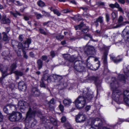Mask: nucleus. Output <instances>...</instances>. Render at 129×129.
<instances>
[{"instance_id": "nucleus-1", "label": "nucleus", "mask_w": 129, "mask_h": 129, "mask_svg": "<svg viewBox=\"0 0 129 129\" xmlns=\"http://www.w3.org/2000/svg\"><path fill=\"white\" fill-rule=\"evenodd\" d=\"M112 82L111 83V88L113 90L112 95L114 100L118 104H120L119 97L120 95H121L123 92L117 89L118 87V82L114 77L112 79Z\"/></svg>"}, {"instance_id": "nucleus-2", "label": "nucleus", "mask_w": 129, "mask_h": 129, "mask_svg": "<svg viewBox=\"0 0 129 129\" xmlns=\"http://www.w3.org/2000/svg\"><path fill=\"white\" fill-rule=\"evenodd\" d=\"M13 111L9 116V119L12 121H16L21 120L22 118L21 114L18 112L15 111L16 110Z\"/></svg>"}, {"instance_id": "nucleus-3", "label": "nucleus", "mask_w": 129, "mask_h": 129, "mask_svg": "<svg viewBox=\"0 0 129 129\" xmlns=\"http://www.w3.org/2000/svg\"><path fill=\"white\" fill-rule=\"evenodd\" d=\"M86 99L83 97H79L75 101L76 107L79 109L83 108L86 105Z\"/></svg>"}, {"instance_id": "nucleus-4", "label": "nucleus", "mask_w": 129, "mask_h": 129, "mask_svg": "<svg viewBox=\"0 0 129 129\" xmlns=\"http://www.w3.org/2000/svg\"><path fill=\"white\" fill-rule=\"evenodd\" d=\"M82 95V97L86 99V100L89 101L91 100L93 97V92L88 88H85L83 89Z\"/></svg>"}, {"instance_id": "nucleus-5", "label": "nucleus", "mask_w": 129, "mask_h": 129, "mask_svg": "<svg viewBox=\"0 0 129 129\" xmlns=\"http://www.w3.org/2000/svg\"><path fill=\"white\" fill-rule=\"evenodd\" d=\"M36 113L35 110L32 111L30 108H29V110L27 112L26 116L27 118H33V121L31 123V126L32 127L34 126L37 124V120L34 119Z\"/></svg>"}, {"instance_id": "nucleus-6", "label": "nucleus", "mask_w": 129, "mask_h": 129, "mask_svg": "<svg viewBox=\"0 0 129 129\" xmlns=\"http://www.w3.org/2000/svg\"><path fill=\"white\" fill-rule=\"evenodd\" d=\"M84 64L81 61H76L74 63V68L75 70L79 72L84 71L85 70V67L83 66Z\"/></svg>"}, {"instance_id": "nucleus-7", "label": "nucleus", "mask_w": 129, "mask_h": 129, "mask_svg": "<svg viewBox=\"0 0 129 129\" xmlns=\"http://www.w3.org/2000/svg\"><path fill=\"white\" fill-rule=\"evenodd\" d=\"M75 120L77 123L83 122L86 120V118L85 116L82 113L80 112L76 116Z\"/></svg>"}, {"instance_id": "nucleus-8", "label": "nucleus", "mask_w": 129, "mask_h": 129, "mask_svg": "<svg viewBox=\"0 0 129 129\" xmlns=\"http://www.w3.org/2000/svg\"><path fill=\"white\" fill-rule=\"evenodd\" d=\"M53 78L55 82H60L61 80L62 79V76L57 75L56 74H53V75L47 77L48 81V82H51L52 80L51 79Z\"/></svg>"}, {"instance_id": "nucleus-9", "label": "nucleus", "mask_w": 129, "mask_h": 129, "mask_svg": "<svg viewBox=\"0 0 129 129\" xmlns=\"http://www.w3.org/2000/svg\"><path fill=\"white\" fill-rule=\"evenodd\" d=\"M122 36L125 40H129V27H127L122 32Z\"/></svg>"}, {"instance_id": "nucleus-10", "label": "nucleus", "mask_w": 129, "mask_h": 129, "mask_svg": "<svg viewBox=\"0 0 129 129\" xmlns=\"http://www.w3.org/2000/svg\"><path fill=\"white\" fill-rule=\"evenodd\" d=\"M48 76H44L42 78L40 81L41 84L40 86L41 87H43L45 88H46L47 89L49 90V89L47 87V85H46L45 83V81L47 79Z\"/></svg>"}, {"instance_id": "nucleus-11", "label": "nucleus", "mask_w": 129, "mask_h": 129, "mask_svg": "<svg viewBox=\"0 0 129 129\" xmlns=\"http://www.w3.org/2000/svg\"><path fill=\"white\" fill-rule=\"evenodd\" d=\"M27 103L26 102L24 101H20L18 104V107L20 110L22 111L23 110H24L27 107Z\"/></svg>"}, {"instance_id": "nucleus-12", "label": "nucleus", "mask_w": 129, "mask_h": 129, "mask_svg": "<svg viewBox=\"0 0 129 129\" xmlns=\"http://www.w3.org/2000/svg\"><path fill=\"white\" fill-rule=\"evenodd\" d=\"M91 79L94 80L95 82V85L97 88V91L100 90L101 88V82L99 81L96 77H92Z\"/></svg>"}, {"instance_id": "nucleus-13", "label": "nucleus", "mask_w": 129, "mask_h": 129, "mask_svg": "<svg viewBox=\"0 0 129 129\" xmlns=\"http://www.w3.org/2000/svg\"><path fill=\"white\" fill-rule=\"evenodd\" d=\"M18 88L20 90L25 91L26 88V84L24 81H21L18 84Z\"/></svg>"}, {"instance_id": "nucleus-14", "label": "nucleus", "mask_w": 129, "mask_h": 129, "mask_svg": "<svg viewBox=\"0 0 129 129\" xmlns=\"http://www.w3.org/2000/svg\"><path fill=\"white\" fill-rule=\"evenodd\" d=\"M124 100L125 103L129 106V92L127 91L124 92Z\"/></svg>"}, {"instance_id": "nucleus-15", "label": "nucleus", "mask_w": 129, "mask_h": 129, "mask_svg": "<svg viewBox=\"0 0 129 129\" xmlns=\"http://www.w3.org/2000/svg\"><path fill=\"white\" fill-rule=\"evenodd\" d=\"M9 108H11V109L15 110L17 109V108L14 105H7L4 107L3 110L5 113L7 114L8 113V109Z\"/></svg>"}, {"instance_id": "nucleus-16", "label": "nucleus", "mask_w": 129, "mask_h": 129, "mask_svg": "<svg viewBox=\"0 0 129 129\" xmlns=\"http://www.w3.org/2000/svg\"><path fill=\"white\" fill-rule=\"evenodd\" d=\"M109 6L111 8H116L118 9L119 11L122 13L123 12L122 8L120 7L119 5L117 2H116L114 4H110Z\"/></svg>"}, {"instance_id": "nucleus-17", "label": "nucleus", "mask_w": 129, "mask_h": 129, "mask_svg": "<svg viewBox=\"0 0 129 129\" xmlns=\"http://www.w3.org/2000/svg\"><path fill=\"white\" fill-rule=\"evenodd\" d=\"M0 22L2 24H6L10 23V20L9 19L6 18V16L3 15L2 19H0Z\"/></svg>"}, {"instance_id": "nucleus-18", "label": "nucleus", "mask_w": 129, "mask_h": 129, "mask_svg": "<svg viewBox=\"0 0 129 129\" xmlns=\"http://www.w3.org/2000/svg\"><path fill=\"white\" fill-rule=\"evenodd\" d=\"M31 93L34 96H38L40 94V92L37 88H33L32 89Z\"/></svg>"}, {"instance_id": "nucleus-19", "label": "nucleus", "mask_w": 129, "mask_h": 129, "mask_svg": "<svg viewBox=\"0 0 129 129\" xmlns=\"http://www.w3.org/2000/svg\"><path fill=\"white\" fill-rule=\"evenodd\" d=\"M23 42V44H22L21 43H18V44L17 46L19 49H21L22 51L23 50H26L28 49V48H27L25 45L24 44V42Z\"/></svg>"}, {"instance_id": "nucleus-20", "label": "nucleus", "mask_w": 129, "mask_h": 129, "mask_svg": "<svg viewBox=\"0 0 129 129\" xmlns=\"http://www.w3.org/2000/svg\"><path fill=\"white\" fill-rule=\"evenodd\" d=\"M16 64V63L14 62L11 65L9 69L11 71L10 74H12V73H14V71L17 67Z\"/></svg>"}, {"instance_id": "nucleus-21", "label": "nucleus", "mask_w": 129, "mask_h": 129, "mask_svg": "<svg viewBox=\"0 0 129 129\" xmlns=\"http://www.w3.org/2000/svg\"><path fill=\"white\" fill-rule=\"evenodd\" d=\"M85 26V24H84L83 22H81L79 25L77 26H74V27L75 28V29L77 30L78 29L82 30V28Z\"/></svg>"}, {"instance_id": "nucleus-22", "label": "nucleus", "mask_w": 129, "mask_h": 129, "mask_svg": "<svg viewBox=\"0 0 129 129\" xmlns=\"http://www.w3.org/2000/svg\"><path fill=\"white\" fill-rule=\"evenodd\" d=\"M94 61H97V63L93 66V70H97L100 66L99 61H98V59L97 58H95L94 59Z\"/></svg>"}, {"instance_id": "nucleus-23", "label": "nucleus", "mask_w": 129, "mask_h": 129, "mask_svg": "<svg viewBox=\"0 0 129 129\" xmlns=\"http://www.w3.org/2000/svg\"><path fill=\"white\" fill-rule=\"evenodd\" d=\"M110 58L111 60H113L115 63L121 61L122 60V58H120L118 59H117L116 57L112 56H110Z\"/></svg>"}, {"instance_id": "nucleus-24", "label": "nucleus", "mask_w": 129, "mask_h": 129, "mask_svg": "<svg viewBox=\"0 0 129 129\" xmlns=\"http://www.w3.org/2000/svg\"><path fill=\"white\" fill-rule=\"evenodd\" d=\"M3 67V66L0 64V70H1V72H2L3 73V76L4 78L6 76L8 75L9 74H8L7 72V70H5L4 71H3V70H2V69Z\"/></svg>"}, {"instance_id": "nucleus-25", "label": "nucleus", "mask_w": 129, "mask_h": 129, "mask_svg": "<svg viewBox=\"0 0 129 129\" xmlns=\"http://www.w3.org/2000/svg\"><path fill=\"white\" fill-rule=\"evenodd\" d=\"M37 63L38 64V68L39 70H40L42 67L43 65L42 61L41 59H39L37 60Z\"/></svg>"}, {"instance_id": "nucleus-26", "label": "nucleus", "mask_w": 129, "mask_h": 129, "mask_svg": "<svg viewBox=\"0 0 129 129\" xmlns=\"http://www.w3.org/2000/svg\"><path fill=\"white\" fill-rule=\"evenodd\" d=\"M102 122L100 123L98 125H95L94 126L92 127V128L94 129H100L102 127Z\"/></svg>"}, {"instance_id": "nucleus-27", "label": "nucleus", "mask_w": 129, "mask_h": 129, "mask_svg": "<svg viewBox=\"0 0 129 129\" xmlns=\"http://www.w3.org/2000/svg\"><path fill=\"white\" fill-rule=\"evenodd\" d=\"M71 102V100L70 99H65L63 101V103L65 106H69Z\"/></svg>"}, {"instance_id": "nucleus-28", "label": "nucleus", "mask_w": 129, "mask_h": 129, "mask_svg": "<svg viewBox=\"0 0 129 129\" xmlns=\"http://www.w3.org/2000/svg\"><path fill=\"white\" fill-rule=\"evenodd\" d=\"M31 42V40L30 39H28L27 40L24 42V44L25 45L27 48H28L29 46V45Z\"/></svg>"}, {"instance_id": "nucleus-29", "label": "nucleus", "mask_w": 129, "mask_h": 129, "mask_svg": "<svg viewBox=\"0 0 129 129\" xmlns=\"http://www.w3.org/2000/svg\"><path fill=\"white\" fill-rule=\"evenodd\" d=\"M10 12L12 15L15 17H17L18 15L19 16L21 15V14L20 13L17 11H16L15 13L12 11H11Z\"/></svg>"}, {"instance_id": "nucleus-30", "label": "nucleus", "mask_w": 129, "mask_h": 129, "mask_svg": "<svg viewBox=\"0 0 129 129\" xmlns=\"http://www.w3.org/2000/svg\"><path fill=\"white\" fill-rule=\"evenodd\" d=\"M14 73L18 76H22L23 75V72L19 71H15Z\"/></svg>"}, {"instance_id": "nucleus-31", "label": "nucleus", "mask_w": 129, "mask_h": 129, "mask_svg": "<svg viewBox=\"0 0 129 129\" xmlns=\"http://www.w3.org/2000/svg\"><path fill=\"white\" fill-rule=\"evenodd\" d=\"M103 18L102 17H100L99 18L94 20V22H99L100 23H102L103 22Z\"/></svg>"}, {"instance_id": "nucleus-32", "label": "nucleus", "mask_w": 129, "mask_h": 129, "mask_svg": "<svg viewBox=\"0 0 129 129\" xmlns=\"http://www.w3.org/2000/svg\"><path fill=\"white\" fill-rule=\"evenodd\" d=\"M118 80L121 81H124L125 78L124 75L122 74L119 75L118 77Z\"/></svg>"}, {"instance_id": "nucleus-33", "label": "nucleus", "mask_w": 129, "mask_h": 129, "mask_svg": "<svg viewBox=\"0 0 129 129\" xmlns=\"http://www.w3.org/2000/svg\"><path fill=\"white\" fill-rule=\"evenodd\" d=\"M82 32L83 33H87L88 31V27H86V26L82 28L81 30Z\"/></svg>"}, {"instance_id": "nucleus-34", "label": "nucleus", "mask_w": 129, "mask_h": 129, "mask_svg": "<svg viewBox=\"0 0 129 129\" xmlns=\"http://www.w3.org/2000/svg\"><path fill=\"white\" fill-rule=\"evenodd\" d=\"M37 4L39 6L41 7H43L45 5V3L41 1H40L38 2Z\"/></svg>"}, {"instance_id": "nucleus-35", "label": "nucleus", "mask_w": 129, "mask_h": 129, "mask_svg": "<svg viewBox=\"0 0 129 129\" xmlns=\"http://www.w3.org/2000/svg\"><path fill=\"white\" fill-rule=\"evenodd\" d=\"M90 57H89L87 59L86 61V66L88 68H89L90 69H92L91 68V66H92L91 64L90 63H89L88 62V61L90 59Z\"/></svg>"}, {"instance_id": "nucleus-36", "label": "nucleus", "mask_w": 129, "mask_h": 129, "mask_svg": "<svg viewBox=\"0 0 129 129\" xmlns=\"http://www.w3.org/2000/svg\"><path fill=\"white\" fill-rule=\"evenodd\" d=\"M42 13L43 14V16H44L49 17L50 16V15L49 13L45 11H42Z\"/></svg>"}, {"instance_id": "nucleus-37", "label": "nucleus", "mask_w": 129, "mask_h": 129, "mask_svg": "<svg viewBox=\"0 0 129 129\" xmlns=\"http://www.w3.org/2000/svg\"><path fill=\"white\" fill-rule=\"evenodd\" d=\"M53 12L54 14L58 16H59L61 14L58 11L57 9H55L53 10Z\"/></svg>"}, {"instance_id": "nucleus-38", "label": "nucleus", "mask_w": 129, "mask_h": 129, "mask_svg": "<svg viewBox=\"0 0 129 129\" xmlns=\"http://www.w3.org/2000/svg\"><path fill=\"white\" fill-rule=\"evenodd\" d=\"M82 19L81 17L79 15L76 16L74 17V19L75 21H80L82 20Z\"/></svg>"}, {"instance_id": "nucleus-39", "label": "nucleus", "mask_w": 129, "mask_h": 129, "mask_svg": "<svg viewBox=\"0 0 129 129\" xmlns=\"http://www.w3.org/2000/svg\"><path fill=\"white\" fill-rule=\"evenodd\" d=\"M128 22L127 21H125L124 22H122L120 24H118L116 26H115L114 27V28H117L119 27H120L122 25H124L125 24V23H128Z\"/></svg>"}, {"instance_id": "nucleus-40", "label": "nucleus", "mask_w": 129, "mask_h": 129, "mask_svg": "<svg viewBox=\"0 0 129 129\" xmlns=\"http://www.w3.org/2000/svg\"><path fill=\"white\" fill-rule=\"evenodd\" d=\"M3 40L4 41H7L8 39V36L5 32H3Z\"/></svg>"}, {"instance_id": "nucleus-41", "label": "nucleus", "mask_w": 129, "mask_h": 129, "mask_svg": "<svg viewBox=\"0 0 129 129\" xmlns=\"http://www.w3.org/2000/svg\"><path fill=\"white\" fill-rule=\"evenodd\" d=\"M63 56L65 59L68 60L70 58H71V56L69 54H64L63 55Z\"/></svg>"}, {"instance_id": "nucleus-42", "label": "nucleus", "mask_w": 129, "mask_h": 129, "mask_svg": "<svg viewBox=\"0 0 129 129\" xmlns=\"http://www.w3.org/2000/svg\"><path fill=\"white\" fill-rule=\"evenodd\" d=\"M43 118H41V120L42 121V122L44 124H46V122H47V121H48L47 120V119L45 118V117H43Z\"/></svg>"}, {"instance_id": "nucleus-43", "label": "nucleus", "mask_w": 129, "mask_h": 129, "mask_svg": "<svg viewBox=\"0 0 129 129\" xmlns=\"http://www.w3.org/2000/svg\"><path fill=\"white\" fill-rule=\"evenodd\" d=\"M39 30L40 32L42 34H43L45 35H46L47 34V33L43 29L41 28H40Z\"/></svg>"}, {"instance_id": "nucleus-44", "label": "nucleus", "mask_w": 129, "mask_h": 129, "mask_svg": "<svg viewBox=\"0 0 129 129\" xmlns=\"http://www.w3.org/2000/svg\"><path fill=\"white\" fill-rule=\"evenodd\" d=\"M35 15L36 16L37 19H39L40 18L42 17L43 15H42L41 14H38L36 12L35 13Z\"/></svg>"}, {"instance_id": "nucleus-45", "label": "nucleus", "mask_w": 129, "mask_h": 129, "mask_svg": "<svg viewBox=\"0 0 129 129\" xmlns=\"http://www.w3.org/2000/svg\"><path fill=\"white\" fill-rule=\"evenodd\" d=\"M18 42L15 40H12V44L13 47H14V46H17L18 44Z\"/></svg>"}, {"instance_id": "nucleus-46", "label": "nucleus", "mask_w": 129, "mask_h": 129, "mask_svg": "<svg viewBox=\"0 0 129 129\" xmlns=\"http://www.w3.org/2000/svg\"><path fill=\"white\" fill-rule=\"evenodd\" d=\"M9 52L8 51H4L2 53V55L3 56L7 57L9 56Z\"/></svg>"}, {"instance_id": "nucleus-47", "label": "nucleus", "mask_w": 129, "mask_h": 129, "mask_svg": "<svg viewBox=\"0 0 129 129\" xmlns=\"http://www.w3.org/2000/svg\"><path fill=\"white\" fill-rule=\"evenodd\" d=\"M56 39L59 40H61L62 39L64 38V36L61 35H57L56 37Z\"/></svg>"}, {"instance_id": "nucleus-48", "label": "nucleus", "mask_w": 129, "mask_h": 129, "mask_svg": "<svg viewBox=\"0 0 129 129\" xmlns=\"http://www.w3.org/2000/svg\"><path fill=\"white\" fill-rule=\"evenodd\" d=\"M22 52L23 54V57L26 59H27L28 58V56L26 54V52L25 50H23Z\"/></svg>"}, {"instance_id": "nucleus-49", "label": "nucleus", "mask_w": 129, "mask_h": 129, "mask_svg": "<svg viewBox=\"0 0 129 129\" xmlns=\"http://www.w3.org/2000/svg\"><path fill=\"white\" fill-rule=\"evenodd\" d=\"M123 18L122 16H120L118 20V22L119 23H121L123 20Z\"/></svg>"}, {"instance_id": "nucleus-50", "label": "nucleus", "mask_w": 129, "mask_h": 129, "mask_svg": "<svg viewBox=\"0 0 129 129\" xmlns=\"http://www.w3.org/2000/svg\"><path fill=\"white\" fill-rule=\"evenodd\" d=\"M86 37H88L91 39H92V36L90 34H85L84 36V38L85 39H86Z\"/></svg>"}, {"instance_id": "nucleus-51", "label": "nucleus", "mask_w": 129, "mask_h": 129, "mask_svg": "<svg viewBox=\"0 0 129 129\" xmlns=\"http://www.w3.org/2000/svg\"><path fill=\"white\" fill-rule=\"evenodd\" d=\"M61 11L63 13H68L70 12H71V11L70 10H68V9H67L62 10Z\"/></svg>"}, {"instance_id": "nucleus-52", "label": "nucleus", "mask_w": 129, "mask_h": 129, "mask_svg": "<svg viewBox=\"0 0 129 129\" xmlns=\"http://www.w3.org/2000/svg\"><path fill=\"white\" fill-rule=\"evenodd\" d=\"M64 125L65 126L67 127L68 129V127L69 128L71 127V125L69 123H66L64 124Z\"/></svg>"}, {"instance_id": "nucleus-53", "label": "nucleus", "mask_w": 129, "mask_h": 129, "mask_svg": "<svg viewBox=\"0 0 129 129\" xmlns=\"http://www.w3.org/2000/svg\"><path fill=\"white\" fill-rule=\"evenodd\" d=\"M59 108L60 110L62 112L64 110V107L63 106L60 104L59 106Z\"/></svg>"}, {"instance_id": "nucleus-54", "label": "nucleus", "mask_w": 129, "mask_h": 129, "mask_svg": "<svg viewBox=\"0 0 129 129\" xmlns=\"http://www.w3.org/2000/svg\"><path fill=\"white\" fill-rule=\"evenodd\" d=\"M75 60V59L73 56H72L71 57V58H70L68 61L70 62H73Z\"/></svg>"}, {"instance_id": "nucleus-55", "label": "nucleus", "mask_w": 129, "mask_h": 129, "mask_svg": "<svg viewBox=\"0 0 129 129\" xmlns=\"http://www.w3.org/2000/svg\"><path fill=\"white\" fill-rule=\"evenodd\" d=\"M124 72L126 75L127 76H129V70H127V71H126L125 69H124Z\"/></svg>"}, {"instance_id": "nucleus-56", "label": "nucleus", "mask_w": 129, "mask_h": 129, "mask_svg": "<svg viewBox=\"0 0 129 129\" xmlns=\"http://www.w3.org/2000/svg\"><path fill=\"white\" fill-rule=\"evenodd\" d=\"M51 56L53 58L55 56V52L53 51H51L50 52Z\"/></svg>"}, {"instance_id": "nucleus-57", "label": "nucleus", "mask_w": 129, "mask_h": 129, "mask_svg": "<svg viewBox=\"0 0 129 129\" xmlns=\"http://www.w3.org/2000/svg\"><path fill=\"white\" fill-rule=\"evenodd\" d=\"M118 2L119 3L124 4L125 3V0H117Z\"/></svg>"}, {"instance_id": "nucleus-58", "label": "nucleus", "mask_w": 129, "mask_h": 129, "mask_svg": "<svg viewBox=\"0 0 129 129\" xmlns=\"http://www.w3.org/2000/svg\"><path fill=\"white\" fill-rule=\"evenodd\" d=\"M15 87V85L13 83H12L9 85V87L12 89H13Z\"/></svg>"}, {"instance_id": "nucleus-59", "label": "nucleus", "mask_w": 129, "mask_h": 129, "mask_svg": "<svg viewBox=\"0 0 129 129\" xmlns=\"http://www.w3.org/2000/svg\"><path fill=\"white\" fill-rule=\"evenodd\" d=\"M111 15L113 18V19H114L116 17V15L115 12H112L111 14Z\"/></svg>"}, {"instance_id": "nucleus-60", "label": "nucleus", "mask_w": 129, "mask_h": 129, "mask_svg": "<svg viewBox=\"0 0 129 129\" xmlns=\"http://www.w3.org/2000/svg\"><path fill=\"white\" fill-rule=\"evenodd\" d=\"M41 59L43 60H45L47 59V57L46 56L43 55Z\"/></svg>"}, {"instance_id": "nucleus-61", "label": "nucleus", "mask_w": 129, "mask_h": 129, "mask_svg": "<svg viewBox=\"0 0 129 129\" xmlns=\"http://www.w3.org/2000/svg\"><path fill=\"white\" fill-rule=\"evenodd\" d=\"M106 21L108 22L110 20V18L109 15L108 14H106Z\"/></svg>"}, {"instance_id": "nucleus-62", "label": "nucleus", "mask_w": 129, "mask_h": 129, "mask_svg": "<svg viewBox=\"0 0 129 129\" xmlns=\"http://www.w3.org/2000/svg\"><path fill=\"white\" fill-rule=\"evenodd\" d=\"M66 120V118L65 117L63 116L61 118V121L62 122H64Z\"/></svg>"}, {"instance_id": "nucleus-63", "label": "nucleus", "mask_w": 129, "mask_h": 129, "mask_svg": "<svg viewBox=\"0 0 129 129\" xmlns=\"http://www.w3.org/2000/svg\"><path fill=\"white\" fill-rule=\"evenodd\" d=\"M89 50L90 51H93L94 50V47L92 46H90L89 47Z\"/></svg>"}, {"instance_id": "nucleus-64", "label": "nucleus", "mask_w": 129, "mask_h": 129, "mask_svg": "<svg viewBox=\"0 0 129 129\" xmlns=\"http://www.w3.org/2000/svg\"><path fill=\"white\" fill-rule=\"evenodd\" d=\"M90 106H86L85 108V110L87 111H88L90 110Z\"/></svg>"}]
</instances>
